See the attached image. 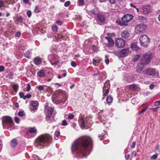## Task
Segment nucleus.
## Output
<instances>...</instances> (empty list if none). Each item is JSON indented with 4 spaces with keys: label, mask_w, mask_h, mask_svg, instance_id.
Instances as JSON below:
<instances>
[{
    "label": "nucleus",
    "mask_w": 160,
    "mask_h": 160,
    "mask_svg": "<svg viewBox=\"0 0 160 160\" xmlns=\"http://www.w3.org/2000/svg\"><path fill=\"white\" fill-rule=\"evenodd\" d=\"M92 144V138L89 136H84L75 141L72 145V151L77 150L80 155L84 158L89 154L91 150L89 147Z\"/></svg>",
    "instance_id": "1"
},
{
    "label": "nucleus",
    "mask_w": 160,
    "mask_h": 160,
    "mask_svg": "<svg viewBox=\"0 0 160 160\" xmlns=\"http://www.w3.org/2000/svg\"><path fill=\"white\" fill-rule=\"evenodd\" d=\"M52 138L49 134H43L39 136L35 140V145L39 149L44 147H48L52 142Z\"/></svg>",
    "instance_id": "2"
},
{
    "label": "nucleus",
    "mask_w": 160,
    "mask_h": 160,
    "mask_svg": "<svg viewBox=\"0 0 160 160\" xmlns=\"http://www.w3.org/2000/svg\"><path fill=\"white\" fill-rule=\"evenodd\" d=\"M2 123L4 129L11 130L13 128V122L12 118L10 117H3L2 118Z\"/></svg>",
    "instance_id": "3"
},
{
    "label": "nucleus",
    "mask_w": 160,
    "mask_h": 160,
    "mask_svg": "<svg viewBox=\"0 0 160 160\" xmlns=\"http://www.w3.org/2000/svg\"><path fill=\"white\" fill-rule=\"evenodd\" d=\"M152 58V54L151 52H148L144 54L140 60L141 65H146L151 62Z\"/></svg>",
    "instance_id": "4"
},
{
    "label": "nucleus",
    "mask_w": 160,
    "mask_h": 160,
    "mask_svg": "<svg viewBox=\"0 0 160 160\" xmlns=\"http://www.w3.org/2000/svg\"><path fill=\"white\" fill-rule=\"evenodd\" d=\"M53 110V107H51L47 105L45 106L44 112L46 116V120L50 122H51L49 121V118L51 117Z\"/></svg>",
    "instance_id": "5"
},
{
    "label": "nucleus",
    "mask_w": 160,
    "mask_h": 160,
    "mask_svg": "<svg viewBox=\"0 0 160 160\" xmlns=\"http://www.w3.org/2000/svg\"><path fill=\"white\" fill-rule=\"evenodd\" d=\"M147 26L144 24L137 25L135 28V32L137 34H141L144 32L146 30Z\"/></svg>",
    "instance_id": "6"
},
{
    "label": "nucleus",
    "mask_w": 160,
    "mask_h": 160,
    "mask_svg": "<svg viewBox=\"0 0 160 160\" xmlns=\"http://www.w3.org/2000/svg\"><path fill=\"white\" fill-rule=\"evenodd\" d=\"M133 17V16L131 14H126L122 18V22L120 20H117L116 22L118 25L122 26L124 25L123 22H128L132 19Z\"/></svg>",
    "instance_id": "7"
},
{
    "label": "nucleus",
    "mask_w": 160,
    "mask_h": 160,
    "mask_svg": "<svg viewBox=\"0 0 160 160\" xmlns=\"http://www.w3.org/2000/svg\"><path fill=\"white\" fill-rule=\"evenodd\" d=\"M113 53L120 58H123L127 56L130 51L128 48H126L118 51H114Z\"/></svg>",
    "instance_id": "8"
},
{
    "label": "nucleus",
    "mask_w": 160,
    "mask_h": 160,
    "mask_svg": "<svg viewBox=\"0 0 160 160\" xmlns=\"http://www.w3.org/2000/svg\"><path fill=\"white\" fill-rule=\"evenodd\" d=\"M141 45L145 47H148L149 42L150 39L146 35H142L139 38Z\"/></svg>",
    "instance_id": "9"
},
{
    "label": "nucleus",
    "mask_w": 160,
    "mask_h": 160,
    "mask_svg": "<svg viewBox=\"0 0 160 160\" xmlns=\"http://www.w3.org/2000/svg\"><path fill=\"white\" fill-rule=\"evenodd\" d=\"M39 105V103L37 101H32V104L29 106V109L31 112H34L37 110L36 107Z\"/></svg>",
    "instance_id": "10"
},
{
    "label": "nucleus",
    "mask_w": 160,
    "mask_h": 160,
    "mask_svg": "<svg viewBox=\"0 0 160 160\" xmlns=\"http://www.w3.org/2000/svg\"><path fill=\"white\" fill-rule=\"evenodd\" d=\"M125 41L122 39L118 38L115 42V44L117 47L119 48L123 47L125 45Z\"/></svg>",
    "instance_id": "11"
},
{
    "label": "nucleus",
    "mask_w": 160,
    "mask_h": 160,
    "mask_svg": "<svg viewBox=\"0 0 160 160\" xmlns=\"http://www.w3.org/2000/svg\"><path fill=\"white\" fill-rule=\"evenodd\" d=\"M97 22L100 25L103 24L105 21V17L102 14L99 13L97 15Z\"/></svg>",
    "instance_id": "12"
},
{
    "label": "nucleus",
    "mask_w": 160,
    "mask_h": 160,
    "mask_svg": "<svg viewBox=\"0 0 160 160\" xmlns=\"http://www.w3.org/2000/svg\"><path fill=\"white\" fill-rule=\"evenodd\" d=\"M109 81L106 82L104 85L103 88V96L104 97L106 95L108 94L109 93V89L110 88V85L108 83Z\"/></svg>",
    "instance_id": "13"
},
{
    "label": "nucleus",
    "mask_w": 160,
    "mask_h": 160,
    "mask_svg": "<svg viewBox=\"0 0 160 160\" xmlns=\"http://www.w3.org/2000/svg\"><path fill=\"white\" fill-rule=\"evenodd\" d=\"M156 71L155 69L153 68H148L143 71V73L149 75H152L155 74Z\"/></svg>",
    "instance_id": "14"
},
{
    "label": "nucleus",
    "mask_w": 160,
    "mask_h": 160,
    "mask_svg": "<svg viewBox=\"0 0 160 160\" xmlns=\"http://www.w3.org/2000/svg\"><path fill=\"white\" fill-rule=\"evenodd\" d=\"M37 131V130L35 127L30 128L28 131L26 133L25 136L27 138H30L31 137V136L29 135V134L36 132Z\"/></svg>",
    "instance_id": "15"
},
{
    "label": "nucleus",
    "mask_w": 160,
    "mask_h": 160,
    "mask_svg": "<svg viewBox=\"0 0 160 160\" xmlns=\"http://www.w3.org/2000/svg\"><path fill=\"white\" fill-rule=\"evenodd\" d=\"M105 38L107 41L105 44L109 47H112L114 45V42L111 37H106Z\"/></svg>",
    "instance_id": "16"
},
{
    "label": "nucleus",
    "mask_w": 160,
    "mask_h": 160,
    "mask_svg": "<svg viewBox=\"0 0 160 160\" xmlns=\"http://www.w3.org/2000/svg\"><path fill=\"white\" fill-rule=\"evenodd\" d=\"M50 62L52 65L54 66H56L58 63L59 61L58 59V57L56 55H53L52 60Z\"/></svg>",
    "instance_id": "17"
},
{
    "label": "nucleus",
    "mask_w": 160,
    "mask_h": 160,
    "mask_svg": "<svg viewBox=\"0 0 160 160\" xmlns=\"http://www.w3.org/2000/svg\"><path fill=\"white\" fill-rule=\"evenodd\" d=\"M24 18L21 16H20L19 17H17L16 18V21L17 22V23L18 24H20L22 25V24L23 23V21H25Z\"/></svg>",
    "instance_id": "18"
},
{
    "label": "nucleus",
    "mask_w": 160,
    "mask_h": 160,
    "mask_svg": "<svg viewBox=\"0 0 160 160\" xmlns=\"http://www.w3.org/2000/svg\"><path fill=\"white\" fill-rule=\"evenodd\" d=\"M121 35L122 38H127L129 36L130 33L127 30H126L122 32Z\"/></svg>",
    "instance_id": "19"
},
{
    "label": "nucleus",
    "mask_w": 160,
    "mask_h": 160,
    "mask_svg": "<svg viewBox=\"0 0 160 160\" xmlns=\"http://www.w3.org/2000/svg\"><path fill=\"white\" fill-rule=\"evenodd\" d=\"M79 123L81 126L84 128L85 127V122L84 119L82 115L80 116V119L79 120Z\"/></svg>",
    "instance_id": "20"
},
{
    "label": "nucleus",
    "mask_w": 160,
    "mask_h": 160,
    "mask_svg": "<svg viewBox=\"0 0 160 160\" xmlns=\"http://www.w3.org/2000/svg\"><path fill=\"white\" fill-rule=\"evenodd\" d=\"M46 72L44 70H41L39 71L37 73L38 76L39 77H43L45 76Z\"/></svg>",
    "instance_id": "21"
},
{
    "label": "nucleus",
    "mask_w": 160,
    "mask_h": 160,
    "mask_svg": "<svg viewBox=\"0 0 160 160\" xmlns=\"http://www.w3.org/2000/svg\"><path fill=\"white\" fill-rule=\"evenodd\" d=\"M132 49L134 51H138L140 50V48L138 47L136 43H132L131 45Z\"/></svg>",
    "instance_id": "22"
},
{
    "label": "nucleus",
    "mask_w": 160,
    "mask_h": 160,
    "mask_svg": "<svg viewBox=\"0 0 160 160\" xmlns=\"http://www.w3.org/2000/svg\"><path fill=\"white\" fill-rule=\"evenodd\" d=\"M11 146L12 147L15 148L18 144V142L16 139H12L11 141Z\"/></svg>",
    "instance_id": "23"
},
{
    "label": "nucleus",
    "mask_w": 160,
    "mask_h": 160,
    "mask_svg": "<svg viewBox=\"0 0 160 160\" xmlns=\"http://www.w3.org/2000/svg\"><path fill=\"white\" fill-rule=\"evenodd\" d=\"M34 63L36 65H38L41 64V62L40 58L38 57H37L35 58L33 60Z\"/></svg>",
    "instance_id": "24"
},
{
    "label": "nucleus",
    "mask_w": 160,
    "mask_h": 160,
    "mask_svg": "<svg viewBox=\"0 0 160 160\" xmlns=\"http://www.w3.org/2000/svg\"><path fill=\"white\" fill-rule=\"evenodd\" d=\"M32 54V52L31 51H27L24 54V56L28 58V59H31V55Z\"/></svg>",
    "instance_id": "25"
},
{
    "label": "nucleus",
    "mask_w": 160,
    "mask_h": 160,
    "mask_svg": "<svg viewBox=\"0 0 160 160\" xmlns=\"http://www.w3.org/2000/svg\"><path fill=\"white\" fill-rule=\"evenodd\" d=\"M150 8L149 7H145L143 8V12L145 14H147L150 10Z\"/></svg>",
    "instance_id": "26"
},
{
    "label": "nucleus",
    "mask_w": 160,
    "mask_h": 160,
    "mask_svg": "<svg viewBox=\"0 0 160 160\" xmlns=\"http://www.w3.org/2000/svg\"><path fill=\"white\" fill-rule=\"evenodd\" d=\"M143 69V66H142L140 65H138L137 68V71L138 73H141L142 72V70Z\"/></svg>",
    "instance_id": "27"
},
{
    "label": "nucleus",
    "mask_w": 160,
    "mask_h": 160,
    "mask_svg": "<svg viewBox=\"0 0 160 160\" xmlns=\"http://www.w3.org/2000/svg\"><path fill=\"white\" fill-rule=\"evenodd\" d=\"M61 96L60 95L58 96V100L59 102H61L63 103L66 102V99L65 98L63 97V96H62V97H61Z\"/></svg>",
    "instance_id": "28"
},
{
    "label": "nucleus",
    "mask_w": 160,
    "mask_h": 160,
    "mask_svg": "<svg viewBox=\"0 0 160 160\" xmlns=\"http://www.w3.org/2000/svg\"><path fill=\"white\" fill-rule=\"evenodd\" d=\"M12 88L14 91L15 92H17L19 88V86L18 84H15L12 86Z\"/></svg>",
    "instance_id": "29"
},
{
    "label": "nucleus",
    "mask_w": 160,
    "mask_h": 160,
    "mask_svg": "<svg viewBox=\"0 0 160 160\" xmlns=\"http://www.w3.org/2000/svg\"><path fill=\"white\" fill-rule=\"evenodd\" d=\"M41 10V9L38 7V6H36L34 10V12L36 13H38Z\"/></svg>",
    "instance_id": "30"
},
{
    "label": "nucleus",
    "mask_w": 160,
    "mask_h": 160,
    "mask_svg": "<svg viewBox=\"0 0 160 160\" xmlns=\"http://www.w3.org/2000/svg\"><path fill=\"white\" fill-rule=\"evenodd\" d=\"M129 88L133 90H135L138 88L137 86L135 84L131 85L129 86Z\"/></svg>",
    "instance_id": "31"
},
{
    "label": "nucleus",
    "mask_w": 160,
    "mask_h": 160,
    "mask_svg": "<svg viewBox=\"0 0 160 160\" xmlns=\"http://www.w3.org/2000/svg\"><path fill=\"white\" fill-rule=\"evenodd\" d=\"M113 100V98L111 97H108L106 99V102L108 103H111Z\"/></svg>",
    "instance_id": "32"
},
{
    "label": "nucleus",
    "mask_w": 160,
    "mask_h": 160,
    "mask_svg": "<svg viewBox=\"0 0 160 160\" xmlns=\"http://www.w3.org/2000/svg\"><path fill=\"white\" fill-rule=\"evenodd\" d=\"M84 0H78V4L79 6H83L84 5Z\"/></svg>",
    "instance_id": "33"
},
{
    "label": "nucleus",
    "mask_w": 160,
    "mask_h": 160,
    "mask_svg": "<svg viewBox=\"0 0 160 160\" xmlns=\"http://www.w3.org/2000/svg\"><path fill=\"white\" fill-rule=\"evenodd\" d=\"M107 134V132H105L104 130L103 131V132L102 134H99L98 135V137L99 138H104L105 137V135Z\"/></svg>",
    "instance_id": "34"
},
{
    "label": "nucleus",
    "mask_w": 160,
    "mask_h": 160,
    "mask_svg": "<svg viewBox=\"0 0 160 160\" xmlns=\"http://www.w3.org/2000/svg\"><path fill=\"white\" fill-rule=\"evenodd\" d=\"M25 114L24 112L23 111H20L18 113V115L20 117H23Z\"/></svg>",
    "instance_id": "35"
},
{
    "label": "nucleus",
    "mask_w": 160,
    "mask_h": 160,
    "mask_svg": "<svg viewBox=\"0 0 160 160\" xmlns=\"http://www.w3.org/2000/svg\"><path fill=\"white\" fill-rule=\"evenodd\" d=\"M148 108V107H146L144 108L141 111L138 112V114L140 115L145 112Z\"/></svg>",
    "instance_id": "36"
},
{
    "label": "nucleus",
    "mask_w": 160,
    "mask_h": 160,
    "mask_svg": "<svg viewBox=\"0 0 160 160\" xmlns=\"http://www.w3.org/2000/svg\"><path fill=\"white\" fill-rule=\"evenodd\" d=\"M140 57V55H137L133 58V60L134 61H136Z\"/></svg>",
    "instance_id": "37"
},
{
    "label": "nucleus",
    "mask_w": 160,
    "mask_h": 160,
    "mask_svg": "<svg viewBox=\"0 0 160 160\" xmlns=\"http://www.w3.org/2000/svg\"><path fill=\"white\" fill-rule=\"evenodd\" d=\"M105 62L106 64H108L109 62V60L108 57L106 55L105 56Z\"/></svg>",
    "instance_id": "38"
},
{
    "label": "nucleus",
    "mask_w": 160,
    "mask_h": 160,
    "mask_svg": "<svg viewBox=\"0 0 160 160\" xmlns=\"http://www.w3.org/2000/svg\"><path fill=\"white\" fill-rule=\"evenodd\" d=\"M32 159L34 160H38L39 159V157L37 156V155L33 154L32 156Z\"/></svg>",
    "instance_id": "39"
},
{
    "label": "nucleus",
    "mask_w": 160,
    "mask_h": 160,
    "mask_svg": "<svg viewBox=\"0 0 160 160\" xmlns=\"http://www.w3.org/2000/svg\"><path fill=\"white\" fill-rule=\"evenodd\" d=\"M158 156V154L157 153H156L155 154L153 155H152L151 158V159L152 160H155L157 158Z\"/></svg>",
    "instance_id": "40"
},
{
    "label": "nucleus",
    "mask_w": 160,
    "mask_h": 160,
    "mask_svg": "<svg viewBox=\"0 0 160 160\" xmlns=\"http://www.w3.org/2000/svg\"><path fill=\"white\" fill-rule=\"evenodd\" d=\"M52 28L53 31L57 32L58 30L57 26L56 25H53L52 27Z\"/></svg>",
    "instance_id": "41"
},
{
    "label": "nucleus",
    "mask_w": 160,
    "mask_h": 160,
    "mask_svg": "<svg viewBox=\"0 0 160 160\" xmlns=\"http://www.w3.org/2000/svg\"><path fill=\"white\" fill-rule=\"evenodd\" d=\"M19 95L20 96V97L21 98H23V99H24V98L25 97V95L23 92H20L19 93Z\"/></svg>",
    "instance_id": "42"
},
{
    "label": "nucleus",
    "mask_w": 160,
    "mask_h": 160,
    "mask_svg": "<svg viewBox=\"0 0 160 160\" xmlns=\"http://www.w3.org/2000/svg\"><path fill=\"white\" fill-rule=\"evenodd\" d=\"M68 125L67 122L66 120L65 119L62 121V125L63 126H66Z\"/></svg>",
    "instance_id": "43"
},
{
    "label": "nucleus",
    "mask_w": 160,
    "mask_h": 160,
    "mask_svg": "<svg viewBox=\"0 0 160 160\" xmlns=\"http://www.w3.org/2000/svg\"><path fill=\"white\" fill-rule=\"evenodd\" d=\"M32 97V95L29 93L27 94L26 95H25V97L24 98V100H25L26 98H30Z\"/></svg>",
    "instance_id": "44"
},
{
    "label": "nucleus",
    "mask_w": 160,
    "mask_h": 160,
    "mask_svg": "<svg viewBox=\"0 0 160 160\" xmlns=\"http://www.w3.org/2000/svg\"><path fill=\"white\" fill-rule=\"evenodd\" d=\"M100 59H93L92 60V63L93 64H95L96 62H100Z\"/></svg>",
    "instance_id": "45"
},
{
    "label": "nucleus",
    "mask_w": 160,
    "mask_h": 160,
    "mask_svg": "<svg viewBox=\"0 0 160 160\" xmlns=\"http://www.w3.org/2000/svg\"><path fill=\"white\" fill-rule=\"evenodd\" d=\"M26 88H27V90H26L28 92L31 89V85L30 84H29V83L27 84Z\"/></svg>",
    "instance_id": "46"
},
{
    "label": "nucleus",
    "mask_w": 160,
    "mask_h": 160,
    "mask_svg": "<svg viewBox=\"0 0 160 160\" xmlns=\"http://www.w3.org/2000/svg\"><path fill=\"white\" fill-rule=\"evenodd\" d=\"M37 88L40 91L44 90L43 87L42 85H39L37 87Z\"/></svg>",
    "instance_id": "47"
},
{
    "label": "nucleus",
    "mask_w": 160,
    "mask_h": 160,
    "mask_svg": "<svg viewBox=\"0 0 160 160\" xmlns=\"http://www.w3.org/2000/svg\"><path fill=\"white\" fill-rule=\"evenodd\" d=\"M27 14L28 17H31L32 15L31 11L30 10H28V11L27 12Z\"/></svg>",
    "instance_id": "48"
},
{
    "label": "nucleus",
    "mask_w": 160,
    "mask_h": 160,
    "mask_svg": "<svg viewBox=\"0 0 160 160\" xmlns=\"http://www.w3.org/2000/svg\"><path fill=\"white\" fill-rule=\"evenodd\" d=\"M70 5V1H68L66 2L64 4V6L65 7H67Z\"/></svg>",
    "instance_id": "49"
},
{
    "label": "nucleus",
    "mask_w": 160,
    "mask_h": 160,
    "mask_svg": "<svg viewBox=\"0 0 160 160\" xmlns=\"http://www.w3.org/2000/svg\"><path fill=\"white\" fill-rule=\"evenodd\" d=\"M21 33L20 32H18L15 34V36L17 37H19L20 36Z\"/></svg>",
    "instance_id": "50"
},
{
    "label": "nucleus",
    "mask_w": 160,
    "mask_h": 160,
    "mask_svg": "<svg viewBox=\"0 0 160 160\" xmlns=\"http://www.w3.org/2000/svg\"><path fill=\"white\" fill-rule=\"evenodd\" d=\"M54 135L57 137H58L60 135V132L58 131H56L55 132Z\"/></svg>",
    "instance_id": "51"
},
{
    "label": "nucleus",
    "mask_w": 160,
    "mask_h": 160,
    "mask_svg": "<svg viewBox=\"0 0 160 160\" xmlns=\"http://www.w3.org/2000/svg\"><path fill=\"white\" fill-rule=\"evenodd\" d=\"M14 120L15 122L18 123L19 122V119L17 117H15Z\"/></svg>",
    "instance_id": "52"
},
{
    "label": "nucleus",
    "mask_w": 160,
    "mask_h": 160,
    "mask_svg": "<svg viewBox=\"0 0 160 160\" xmlns=\"http://www.w3.org/2000/svg\"><path fill=\"white\" fill-rule=\"evenodd\" d=\"M4 6V2L0 0V8H2Z\"/></svg>",
    "instance_id": "53"
},
{
    "label": "nucleus",
    "mask_w": 160,
    "mask_h": 160,
    "mask_svg": "<svg viewBox=\"0 0 160 160\" xmlns=\"http://www.w3.org/2000/svg\"><path fill=\"white\" fill-rule=\"evenodd\" d=\"M130 5L132 7V8H136V9L137 12H138V11H139L138 9L136 8V7L135 5H134L133 3H131L130 4Z\"/></svg>",
    "instance_id": "54"
},
{
    "label": "nucleus",
    "mask_w": 160,
    "mask_h": 160,
    "mask_svg": "<svg viewBox=\"0 0 160 160\" xmlns=\"http://www.w3.org/2000/svg\"><path fill=\"white\" fill-rule=\"evenodd\" d=\"M71 65L73 67H75L76 66V63L74 61H72L71 63Z\"/></svg>",
    "instance_id": "55"
},
{
    "label": "nucleus",
    "mask_w": 160,
    "mask_h": 160,
    "mask_svg": "<svg viewBox=\"0 0 160 160\" xmlns=\"http://www.w3.org/2000/svg\"><path fill=\"white\" fill-rule=\"evenodd\" d=\"M92 49L94 51H96L98 50V48L95 45H93L92 46Z\"/></svg>",
    "instance_id": "56"
},
{
    "label": "nucleus",
    "mask_w": 160,
    "mask_h": 160,
    "mask_svg": "<svg viewBox=\"0 0 160 160\" xmlns=\"http://www.w3.org/2000/svg\"><path fill=\"white\" fill-rule=\"evenodd\" d=\"M154 105L155 106H158L160 105V100L159 101H156L154 102Z\"/></svg>",
    "instance_id": "57"
},
{
    "label": "nucleus",
    "mask_w": 160,
    "mask_h": 160,
    "mask_svg": "<svg viewBox=\"0 0 160 160\" xmlns=\"http://www.w3.org/2000/svg\"><path fill=\"white\" fill-rule=\"evenodd\" d=\"M56 38L57 39L59 40L62 38V35L60 34L58 35Z\"/></svg>",
    "instance_id": "58"
},
{
    "label": "nucleus",
    "mask_w": 160,
    "mask_h": 160,
    "mask_svg": "<svg viewBox=\"0 0 160 160\" xmlns=\"http://www.w3.org/2000/svg\"><path fill=\"white\" fill-rule=\"evenodd\" d=\"M159 107H156L155 108H151L150 109V110H152L154 111H157L158 110Z\"/></svg>",
    "instance_id": "59"
},
{
    "label": "nucleus",
    "mask_w": 160,
    "mask_h": 160,
    "mask_svg": "<svg viewBox=\"0 0 160 160\" xmlns=\"http://www.w3.org/2000/svg\"><path fill=\"white\" fill-rule=\"evenodd\" d=\"M136 142L135 141L132 142V145L131 146V148H134L135 146Z\"/></svg>",
    "instance_id": "60"
},
{
    "label": "nucleus",
    "mask_w": 160,
    "mask_h": 160,
    "mask_svg": "<svg viewBox=\"0 0 160 160\" xmlns=\"http://www.w3.org/2000/svg\"><path fill=\"white\" fill-rule=\"evenodd\" d=\"M4 67L2 66H0V72H3L4 70Z\"/></svg>",
    "instance_id": "61"
},
{
    "label": "nucleus",
    "mask_w": 160,
    "mask_h": 160,
    "mask_svg": "<svg viewBox=\"0 0 160 160\" xmlns=\"http://www.w3.org/2000/svg\"><path fill=\"white\" fill-rule=\"evenodd\" d=\"M56 22L58 25H61L62 24V22L60 20H57Z\"/></svg>",
    "instance_id": "62"
},
{
    "label": "nucleus",
    "mask_w": 160,
    "mask_h": 160,
    "mask_svg": "<svg viewBox=\"0 0 160 160\" xmlns=\"http://www.w3.org/2000/svg\"><path fill=\"white\" fill-rule=\"evenodd\" d=\"M155 87V85L153 84H151L149 85V88L150 89H153Z\"/></svg>",
    "instance_id": "63"
},
{
    "label": "nucleus",
    "mask_w": 160,
    "mask_h": 160,
    "mask_svg": "<svg viewBox=\"0 0 160 160\" xmlns=\"http://www.w3.org/2000/svg\"><path fill=\"white\" fill-rule=\"evenodd\" d=\"M130 157V155L128 154L125 155V158L126 160H128Z\"/></svg>",
    "instance_id": "64"
}]
</instances>
